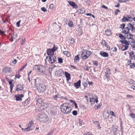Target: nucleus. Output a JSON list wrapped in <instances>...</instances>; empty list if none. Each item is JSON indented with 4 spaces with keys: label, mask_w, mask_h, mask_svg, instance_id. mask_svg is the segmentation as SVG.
Here are the masks:
<instances>
[{
    "label": "nucleus",
    "mask_w": 135,
    "mask_h": 135,
    "mask_svg": "<svg viewBox=\"0 0 135 135\" xmlns=\"http://www.w3.org/2000/svg\"><path fill=\"white\" fill-rule=\"evenodd\" d=\"M58 61L59 63H61L63 62V60L62 58H58Z\"/></svg>",
    "instance_id": "obj_42"
},
{
    "label": "nucleus",
    "mask_w": 135,
    "mask_h": 135,
    "mask_svg": "<svg viewBox=\"0 0 135 135\" xmlns=\"http://www.w3.org/2000/svg\"><path fill=\"white\" fill-rule=\"evenodd\" d=\"M100 54L102 56L104 57H108V53L102 51H101L100 52Z\"/></svg>",
    "instance_id": "obj_14"
},
{
    "label": "nucleus",
    "mask_w": 135,
    "mask_h": 135,
    "mask_svg": "<svg viewBox=\"0 0 135 135\" xmlns=\"http://www.w3.org/2000/svg\"><path fill=\"white\" fill-rule=\"evenodd\" d=\"M68 3L71 6H72L73 8L75 9H77L78 8V5L74 2L69 1L68 2Z\"/></svg>",
    "instance_id": "obj_5"
},
{
    "label": "nucleus",
    "mask_w": 135,
    "mask_h": 135,
    "mask_svg": "<svg viewBox=\"0 0 135 135\" xmlns=\"http://www.w3.org/2000/svg\"><path fill=\"white\" fill-rule=\"evenodd\" d=\"M63 53L67 57H69L70 56V52L68 51H64Z\"/></svg>",
    "instance_id": "obj_26"
},
{
    "label": "nucleus",
    "mask_w": 135,
    "mask_h": 135,
    "mask_svg": "<svg viewBox=\"0 0 135 135\" xmlns=\"http://www.w3.org/2000/svg\"><path fill=\"white\" fill-rule=\"evenodd\" d=\"M81 57L83 60L86 59H87L89 57L87 55H84L83 53L81 55Z\"/></svg>",
    "instance_id": "obj_21"
},
{
    "label": "nucleus",
    "mask_w": 135,
    "mask_h": 135,
    "mask_svg": "<svg viewBox=\"0 0 135 135\" xmlns=\"http://www.w3.org/2000/svg\"><path fill=\"white\" fill-rule=\"evenodd\" d=\"M4 32L3 31H2L0 29V34L1 35H3L4 33Z\"/></svg>",
    "instance_id": "obj_64"
},
{
    "label": "nucleus",
    "mask_w": 135,
    "mask_h": 135,
    "mask_svg": "<svg viewBox=\"0 0 135 135\" xmlns=\"http://www.w3.org/2000/svg\"><path fill=\"white\" fill-rule=\"evenodd\" d=\"M120 41L122 44H124L127 45H129V43H128V41L126 40H121Z\"/></svg>",
    "instance_id": "obj_25"
},
{
    "label": "nucleus",
    "mask_w": 135,
    "mask_h": 135,
    "mask_svg": "<svg viewBox=\"0 0 135 135\" xmlns=\"http://www.w3.org/2000/svg\"><path fill=\"white\" fill-rule=\"evenodd\" d=\"M33 123V122L31 121H30L29 122V123L28 124V127H30V128H31V127H32V124Z\"/></svg>",
    "instance_id": "obj_37"
},
{
    "label": "nucleus",
    "mask_w": 135,
    "mask_h": 135,
    "mask_svg": "<svg viewBox=\"0 0 135 135\" xmlns=\"http://www.w3.org/2000/svg\"><path fill=\"white\" fill-rule=\"evenodd\" d=\"M120 11L119 10L117 9L115 10V15H117L118 13Z\"/></svg>",
    "instance_id": "obj_48"
},
{
    "label": "nucleus",
    "mask_w": 135,
    "mask_h": 135,
    "mask_svg": "<svg viewBox=\"0 0 135 135\" xmlns=\"http://www.w3.org/2000/svg\"><path fill=\"white\" fill-rule=\"evenodd\" d=\"M56 73H57V76H61L62 75L64 74V71L61 69L59 70L58 71H56Z\"/></svg>",
    "instance_id": "obj_10"
},
{
    "label": "nucleus",
    "mask_w": 135,
    "mask_h": 135,
    "mask_svg": "<svg viewBox=\"0 0 135 135\" xmlns=\"http://www.w3.org/2000/svg\"><path fill=\"white\" fill-rule=\"evenodd\" d=\"M51 50H52L53 51L55 52L56 51L57 49V47L55 45H54V46L51 49Z\"/></svg>",
    "instance_id": "obj_36"
},
{
    "label": "nucleus",
    "mask_w": 135,
    "mask_h": 135,
    "mask_svg": "<svg viewBox=\"0 0 135 135\" xmlns=\"http://www.w3.org/2000/svg\"><path fill=\"white\" fill-rule=\"evenodd\" d=\"M81 80H79L77 82L74 83V86L75 87L76 89L79 88L80 86Z\"/></svg>",
    "instance_id": "obj_11"
},
{
    "label": "nucleus",
    "mask_w": 135,
    "mask_h": 135,
    "mask_svg": "<svg viewBox=\"0 0 135 135\" xmlns=\"http://www.w3.org/2000/svg\"><path fill=\"white\" fill-rule=\"evenodd\" d=\"M125 28V29H124L122 33L125 34L129 33L130 28H129L128 26Z\"/></svg>",
    "instance_id": "obj_12"
},
{
    "label": "nucleus",
    "mask_w": 135,
    "mask_h": 135,
    "mask_svg": "<svg viewBox=\"0 0 135 135\" xmlns=\"http://www.w3.org/2000/svg\"><path fill=\"white\" fill-rule=\"evenodd\" d=\"M86 55L88 56L89 57L91 55L92 53L90 51L87 50L86 51Z\"/></svg>",
    "instance_id": "obj_38"
},
{
    "label": "nucleus",
    "mask_w": 135,
    "mask_h": 135,
    "mask_svg": "<svg viewBox=\"0 0 135 135\" xmlns=\"http://www.w3.org/2000/svg\"><path fill=\"white\" fill-rule=\"evenodd\" d=\"M84 68L86 70L89 71V68L88 66H84Z\"/></svg>",
    "instance_id": "obj_40"
},
{
    "label": "nucleus",
    "mask_w": 135,
    "mask_h": 135,
    "mask_svg": "<svg viewBox=\"0 0 135 135\" xmlns=\"http://www.w3.org/2000/svg\"><path fill=\"white\" fill-rule=\"evenodd\" d=\"M129 82L130 84H135V81L132 79L129 80Z\"/></svg>",
    "instance_id": "obj_34"
},
{
    "label": "nucleus",
    "mask_w": 135,
    "mask_h": 135,
    "mask_svg": "<svg viewBox=\"0 0 135 135\" xmlns=\"http://www.w3.org/2000/svg\"><path fill=\"white\" fill-rule=\"evenodd\" d=\"M40 66V65H35L34 66V68L36 70H37L39 71Z\"/></svg>",
    "instance_id": "obj_24"
},
{
    "label": "nucleus",
    "mask_w": 135,
    "mask_h": 135,
    "mask_svg": "<svg viewBox=\"0 0 135 135\" xmlns=\"http://www.w3.org/2000/svg\"><path fill=\"white\" fill-rule=\"evenodd\" d=\"M131 88L134 90H135V84L132 85Z\"/></svg>",
    "instance_id": "obj_61"
},
{
    "label": "nucleus",
    "mask_w": 135,
    "mask_h": 135,
    "mask_svg": "<svg viewBox=\"0 0 135 135\" xmlns=\"http://www.w3.org/2000/svg\"><path fill=\"white\" fill-rule=\"evenodd\" d=\"M130 0H119V2L120 3L125 2Z\"/></svg>",
    "instance_id": "obj_47"
},
{
    "label": "nucleus",
    "mask_w": 135,
    "mask_h": 135,
    "mask_svg": "<svg viewBox=\"0 0 135 135\" xmlns=\"http://www.w3.org/2000/svg\"><path fill=\"white\" fill-rule=\"evenodd\" d=\"M103 116L105 119L108 118L109 117V114L108 113H104Z\"/></svg>",
    "instance_id": "obj_28"
},
{
    "label": "nucleus",
    "mask_w": 135,
    "mask_h": 135,
    "mask_svg": "<svg viewBox=\"0 0 135 135\" xmlns=\"http://www.w3.org/2000/svg\"><path fill=\"white\" fill-rule=\"evenodd\" d=\"M79 124L80 126H81L84 124V123L83 121V120L81 119H79Z\"/></svg>",
    "instance_id": "obj_27"
},
{
    "label": "nucleus",
    "mask_w": 135,
    "mask_h": 135,
    "mask_svg": "<svg viewBox=\"0 0 135 135\" xmlns=\"http://www.w3.org/2000/svg\"><path fill=\"white\" fill-rule=\"evenodd\" d=\"M41 73L42 74V75H47V73L45 70L44 71V72H41Z\"/></svg>",
    "instance_id": "obj_62"
},
{
    "label": "nucleus",
    "mask_w": 135,
    "mask_h": 135,
    "mask_svg": "<svg viewBox=\"0 0 135 135\" xmlns=\"http://www.w3.org/2000/svg\"><path fill=\"white\" fill-rule=\"evenodd\" d=\"M40 68H39V71L41 72H44V71L45 70V67L42 65H40Z\"/></svg>",
    "instance_id": "obj_18"
},
{
    "label": "nucleus",
    "mask_w": 135,
    "mask_h": 135,
    "mask_svg": "<svg viewBox=\"0 0 135 135\" xmlns=\"http://www.w3.org/2000/svg\"><path fill=\"white\" fill-rule=\"evenodd\" d=\"M41 10L44 12H46L47 11V10L44 7H42L41 8Z\"/></svg>",
    "instance_id": "obj_51"
},
{
    "label": "nucleus",
    "mask_w": 135,
    "mask_h": 135,
    "mask_svg": "<svg viewBox=\"0 0 135 135\" xmlns=\"http://www.w3.org/2000/svg\"><path fill=\"white\" fill-rule=\"evenodd\" d=\"M90 102L91 104H94V103L95 99L93 97L91 98H90Z\"/></svg>",
    "instance_id": "obj_29"
},
{
    "label": "nucleus",
    "mask_w": 135,
    "mask_h": 135,
    "mask_svg": "<svg viewBox=\"0 0 135 135\" xmlns=\"http://www.w3.org/2000/svg\"><path fill=\"white\" fill-rule=\"evenodd\" d=\"M57 96L56 95H54L53 96V98L55 100H57Z\"/></svg>",
    "instance_id": "obj_58"
},
{
    "label": "nucleus",
    "mask_w": 135,
    "mask_h": 135,
    "mask_svg": "<svg viewBox=\"0 0 135 135\" xmlns=\"http://www.w3.org/2000/svg\"><path fill=\"white\" fill-rule=\"evenodd\" d=\"M72 113L74 115L76 116L78 114V112L76 110H75L72 112Z\"/></svg>",
    "instance_id": "obj_44"
},
{
    "label": "nucleus",
    "mask_w": 135,
    "mask_h": 135,
    "mask_svg": "<svg viewBox=\"0 0 135 135\" xmlns=\"http://www.w3.org/2000/svg\"><path fill=\"white\" fill-rule=\"evenodd\" d=\"M132 41L131 42V43L132 44L131 45H132L133 46L135 44V41H134V39H133V38H132Z\"/></svg>",
    "instance_id": "obj_54"
},
{
    "label": "nucleus",
    "mask_w": 135,
    "mask_h": 135,
    "mask_svg": "<svg viewBox=\"0 0 135 135\" xmlns=\"http://www.w3.org/2000/svg\"><path fill=\"white\" fill-rule=\"evenodd\" d=\"M21 22V20H19L16 23L17 26H18V27H19L20 26V23Z\"/></svg>",
    "instance_id": "obj_60"
},
{
    "label": "nucleus",
    "mask_w": 135,
    "mask_h": 135,
    "mask_svg": "<svg viewBox=\"0 0 135 135\" xmlns=\"http://www.w3.org/2000/svg\"><path fill=\"white\" fill-rule=\"evenodd\" d=\"M121 27H120V28H121L122 30L125 29V24L123 23L122 24L120 25Z\"/></svg>",
    "instance_id": "obj_39"
},
{
    "label": "nucleus",
    "mask_w": 135,
    "mask_h": 135,
    "mask_svg": "<svg viewBox=\"0 0 135 135\" xmlns=\"http://www.w3.org/2000/svg\"><path fill=\"white\" fill-rule=\"evenodd\" d=\"M105 34L107 36H109L111 34V32L110 30L107 29L105 31Z\"/></svg>",
    "instance_id": "obj_20"
},
{
    "label": "nucleus",
    "mask_w": 135,
    "mask_h": 135,
    "mask_svg": "<svg viewBox=\"0 0 135 135\" xmlns=\"http://www.w3.org/2000/svg\"><path fill=\"white\" fill-rule=\"evenodd\" d=\"M37 104H42L44 103V102L42 99L41 98L38 99L36 100Z\"/></svg>",
    "instance_id": "obj_17"
},
{
    "label": "nucleus",
    "mask_w": 135,
    "mask_h": 135,
    "mask_svg": "<svg viewBox=\"0 0 135 135\" xmlns=\"http://www.w3.org/2000/svg\"><path fill=\"white\" fill-rule=\"evenodd\" d=\"M131 29L132 31H133L135 30V28H134L133 23L132 25H131Z\"/></svg>",
    "instance_id": "obj_49"
},
{
    "label": "nucleus",
    "mask_w": 135,
    "mask_h": 135,
    "mask_svg": "<svg viewBox=\"0 0 135 135\" xmlns=\"http://www.w3.org/2000/svg\"><path fill=\"white\" fill-rule=\"evenodd\" d=\"M69 42L71 44H73L74 42V39L72 38L69 39Z\"/></svg>",
    "instance_id": "obj_31"
},
{
    "label": "nucleus",
    "mask_w": 135,
    "mask_h": 135,
    "mask_svg": "<svg viewBox=\"0 0 135 135\" xmlns=\"http://www.w3.org/2000/svg\"><path fill=\"white\" fill-rule=\"evenodd\" d=\"M11 71L10 68L9 67H5L3 69L2 71L5 73H10Z\"/></svg>",
    "instance_id": "obj_8"
},
{
    "label": "nucleus",
    "mask_w": 135,
    "mask_h": 135,
    "mask_svg": "<svg viewBox=\"0 0 135 135\" xmlns=\"http://www.w3.org/2000/svg\"><path fill=\"white\" fill-rule=\"evenodd\" d=\"M23 89V87L21 85H18L17 86V88L16 90L18 91L20 90H22Z\"/></svg>",
    "instance_id": "obj_16"
},
{
    "label": "nucleus",
    "mask_w": 135,
    "mask_h": 135,
    "mask_svg": "<svg viewBox=\"0 0 135 135\" xmlns=\"http://www.w3.org/2000/svg\"><path fill=\"white\" fill-rule=\"evenodd\" d=\"M34 80V85L36 88V89L40 93L44 92L46 90V86L44 84L38 82H37L36 79Z\"/></svg>",
    "instance_id": "obj_3"
},
{
    "label": "nucleus",
    "mask_w": 135,
    "mask_h": 135,
    "mask_svg": "<svg viewBox=\"0 0 135 135\" xmlns=\"http://www.w3.org/2000/svg\"><path fill=\"white\" fill-rule=\"evenodd\" d=\"M133 56H134V52L133 51L129 53V56L130 58L131 59H133Z\"/></svg>",
    "instance_id": "obj_23"
},
{
    "label": "nucleus",
    "mask_w": 135,
    "mask_h": 135,
    "mask_svg": "<svg viewBox=\"0 0 135 135\" xmlns=\"http://www.w3.org/2000/svg\"><path fill=\"white\" fill-rule=\"evenodd\" d=\"M105 75L104 76L105 78L108 79L109 78V75L111 73L109 69H107L106 70V71L105 72Z\"/></svg>",
    "instance_id": "obj_6"
},
{
    "label": "nucleus",
    "mask_w": 135,
    "mask_h": 135,
    "mask_svg": "<svg viewBox=\"0 0 135 135\" xmlns=\"http://www.w3.org/2000/svg\"><path fill=\"white\" fill-rule=\"evenodd\" d=\"M32 129H31V128L29 127H27V128H25V132L28 131H29L30 130Z\"/></svg>",
    "instance_id": "obj_45"
},
{
    "label": "nucleus",
    "mask_w": 135,
    "mask_h": 135,
    "mask_svg": "<svg viewBox=\"0 0 135 135\" xmlns=\"http://www.w3.org/2000/svg\"><path fill=\"white\" fill-rule=\"evenodd\" d=\"M70 102H71V103H73L75 105V108H78L77 104L75 101H74L72 100H70Z\"/></svg>",
    "instance_id": "obj_32"
},
{
    "label": "nucleus",
    "mask_w": 135,
    "mask_h": 135,
    "mask_svg": "<svg viewBox=\"0 0 135 135\" xmlns=\"http://www.w3.org/2000/svg\"><path fill=\"white\" fill-rule=\"evenodd\" d=\"M125 36L126 38L128 39H132L133 37V35L130 33L128 34H125Z\"/></svg>",
    "instance_id": "obj_13"
},
{
    "label": "nucleus",
    "mask_w": 135,
    "mask_h": 135,
    "mask_svg": "<svg viewBox=\"0 0 135 135\" xmlns=\"http://www.w3.org/2000/svg\"><path fill=\"white\" fill-rule=\"evenodd\" d=\"M135 66V65L134 63H132L130 65V67L131 68H133Z\"/></svg>",
    "instance_id": "obj_46"
},
{
    "label": "nucleus",
    "mask_w": 135,
    "mask_h": 135,
    "mask_svg": "<svg viewBox=\"0 0 135 135\" xmlns=\"http://www.w3.org/2000/svg\"><path fill=\"white\" fill-rule=\"evenodd\" d=\"M54 7V5L53 4H51L50 5L49 8L50 9H52Z\"/></svg>",
    "instance_id": "obj_57"
},
{
    "label": "nucleus",
    "mask_w": 135,
    "mask_h": 135,
    "mask_svg": "<svg viewBox=\"0 0 135 135\" xmlns=\"http://www.w3.org/2000/svg\"><path fill=\"white\" fill-rule=\"evenodd\" d=\"M65 74L66 78V80L67 81H68L70 79V74L66 71L65 72Z\"/></svg>",
    "instance_id": "obj_15"
},
{
    "label": "nucleus",
    "mask_w": 135,
    "mask_h": 135,
    "mask_svg": "<svg viewBox=\"0 0 135 135\" xmlns=\"http://www.w3.org/2000/svg\"><path fill=\"white\" fill-rule=\"evenodd\" d=\"M132 118L134 119L135 118V114L133 113H131L129 115Z\"/></svg>",
    "instance_id": "obj_55"
},
{
    "label": "nucleus",
    "mask_w": 135,
    "mask_h": 135,
    "mask_svg": "<svg viewBox=\"0 0 135 135\" xmlns=\"http://www.w3.org/2000/svg\"><path fill=\"white\" fill-rule=\"evenodd\" d=\"M54 52L51 49H48L47 52V53L48 55V57H49V56L54 55Z\"/></svg>",
    "instance_id": "obj_9"
},
{
    "label": "nucleus",
    "mask_w": 135,
    "mask_h": 135,
    "mask_svg": "<svg viewBox=\"0 0 135 135\" xmlns=\"http://www.w3.org/2000/svg\"><path fill=\"white\" fill-rule=\"evenodd\" d=\"M26 41L25 38H22V42L21 44V45H23L25 43Z\"/></svg>",
    "instance_id": "obj_52"
},
{
    "label": "nucleus",
    "mask_w": 135,
    "mask_h": 135,
    "mask_svg": "<svg viewBox=\"0 0 135 135\" xmlns=\"http://www.w3.org/2000/svg\"><path fill=\"white\" fill-rule=\"evenodd\" d=\"M68 25L70 27H73L74 26V24L73 23V22L71 20H69Z\"/></svg>",
    "instance_id": "obj_22"
},
{
    "label": "nucleus",
    "mask_w": 135,
    "mask_h": 135,
    "mask_svg": "<svg viewBox=\"0 0 135 135\" xmlns=\"http://www.w3.org/2000/svg\"><path fill=\"white\" fill-rule=\"evenodd\" d=\"M93 64L94 65L97 66L98 65V61H95L93 62Z\"/></svg>",
    "instance_id": "obj_41"
},
{
    "label": "nucleus",
    "mask_w": 135,
    "mask_h": 135,
    "mask_svg": "<svg viewBox=\"0 0 135 135\" xmlns=\"http://www.w3.org/2000/svg\"><path fill=\"white\" fill-rule=\"evenodd\" d=\"M118 127L116 126L113 125L112 128V130L115 133L117 131Z\"/></svg>",
    "instance_id": "obj_19"
},
{
    "label": "nucleus",
    "mask_w": 135,
    "mask_h": 135,
    "mask_svg": "<svg viewBox=\"0 0 135 135\" xmlns=\"http://www.w3.org/2000/svg\"><path fill=\"white\" fill-rule=\"evenodd\" d=\"M48 58H49L48 61L51 64L54 63L56 61V57L54 55L49 56V57L47 56L46 57V59H47Z\"/></svg>",
    "instance_id": "obj_4"
},
{
    "label": "nucleus",
    "mask_w": 135,
    "mask_h": 135,
    "mask_svg": "<svg viewBox=\"0 0 135 135\" xmlns=\"http://www.w3.org/2000/svg\"><path fill=\"white\" fill-rule=\"evenodd\" d=\"M38 117L39 120L40 122L48 123H50L51 122V119L49 118L47 115L45 113H43L40 114Z\"/></svg>",
    "instance_id": "obj_2"
},
{
    "label": "nucleus",
    "mask_w": 135,
    "mask_h": 135,
    "mask_svg": "<svg viewBox=\"0 0 135 135\" xmlns=\"http://www.w3.org/2000/svg\"><path fill=\"white\" fill-rule=\"evenodd\" d=\"M105 46L107 47V50H109L110 49V47L108 45H107L106 44L105 45Z\"/></svg>",
    "instance_id": "obj_59"
},
{
    "label": "nucleus",
    "mask_w": 135,
    "mask_h": 135,
    "mask_svg": "<svg viewBox=\"0 0 135 135\" xmlns=\"http://www.w3.org/2000/svg\"><path fill=\"white\" fill-rule=\"evenodd\" d=\"M69 103H65L62 104L60 106L61 112L65 114H67L70 112L71 108L69 106Z\"/></svg>",
    "instance_id": "obj_1"
},
{
    "label": "nucleus",
    "mask_w": 135,
    "mask_h": 135,
    "mask_svg": "<svg viewBox=\"0 0 135 135\" xmlns=\"http://www.w3.org/2000/svg\"><path fill=\"white\" fill-rule=\"evenodd\" d=\"M95 107H96V108H95L96 109H99L100 108V105L99 104L98 105L95 106Z\"/></svg>",
    "instance_id": "obj_63"
},
{
    "label": "nucleus",
    "mask_w": 135,
    "mask_h": 135,
    "mask_svg": "<svg viewBox=\"0 0 135 135\" xmlns=\"http://www.w3.org/2000/svg\"><path fill=\"white\" fill-rule=\"evenodd\" d=\"M24 97L23 94H18L17 95H16L15 97L16 98V101H22V98Z\"/></svg>",
    "instance_id": "obj_7"
},
{
    "label": "nucleus",
    "mask_w": 135,
    "mask_h": 135,
    "mask_svg": "<svg viewBox=\"0 0 135 135\" xmlns=\"http://www.w3.org/2000/svg\"><path fill=\"white\" fill-rule=\"evenodd\" d=\"M106 44V42L105 41V40H104L102 41V42H101V44L102 45H105Z\"/></svg>",
    "instance_id": "obj_43"
},
{
    "label": "nucleus",
    "mask_w": 135,
    "mask_h": 135,
    "mask_svg": "<svg viewBox=\"0 0 135 135\" xmlns=\"http://www.w3.org/2000/svg\"><path fill=\"white\" fill-rule=\"evenodd\" d=\"M111 115L114 117L115 116V114L112 111H110V112Z\"/></svg>",
    "instance_id": "obj_56"
},
{
    "label": "nucleus",
    "mask_w": 135,
    "mask_h": 135,
    "mask_svg": "<svg viewBox=\"0 0 135 135\" xmlns=\"http://www.w3.org/2000/svg\"><path fill=\"white\" fill-rule=\"evenodd\" d=\"M119 37L122 40H125L126 39V37H124L122 34L120 33L119 34Z\"/></svg>",
    "instance_id": "obj_30"
},
{
    "label": "nucleus",
    "mask_w": 135,
    "mask_h": 135,
    "mask_svg": "<svg viewBox=\"0 0 135 135\" xmlns=\"http://www.w3.org/2000/svg\"><path fill=\"white\" fill-rule=\"evenodd\" d=\"M79 57L78 55H77L76 56H75L74 58V60H79Z\"/></svg>",
    "instance_id": "obj_53"
},
{
    "label": "nucleus",
    "mask_w": 135,
    "mask_h": 135,
    "mask_svg": "<svg viewBox=\"0 0 135 135\" xmlns=\"http://www.w3.org/2000/svg\"><path fill=\"white\" fill-rule=\"evenodd\" d=\"M30 100V99L29 98L27 99L25 102V105H28L29 103V101Z\"/></svg>",
    "instance_id": "obj_33"
},
{
    "label": "nucleus",
    "mask_w": 135,
    "mask_h": 135,
    "mask_svg": "<svg viewBox=\"0 0 135 135\" xmlns=\"http://www.w3.org/2000/svg\"><path fill=\"white\" fill-rule=\"evenodd\" d=\"M122 20L123 22L128 21L129 20V19L125 17H124Z\"/></svg>",
    "instance_id": "obj_35"
},
{
    "label": "nucleus",
    "mask_w": 135,
    "mask_h": 135,
    "mask_svg": "<svg viewBox=\"0 0 135 135\" xmlns=\"http://www.w3.org/2000/svg\"><path fill=\"white\" fill-rule=\"evenodd\" d=\"M128 45H125L124 46V47H125V48L124 49H123L122 50V51H124L126 50H127V49L128 48Z\"/></svg>",
    "instance_id": "obj_50"
}]
</instances>
